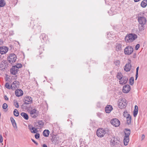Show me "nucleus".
I'll list each match as a JSON object with an SVG mask.
<instances>
[{
    "label": "nucleus",
    "mask_w": 147,
    "mask_h": 147,
    "mask_svg": "<svg viewBox=\"0 0 147 147\" xmlns=\"http://www.w3.org/2000/svg\"><path fill=\"white\" fill-rule=\"evenodd\" d=\"M137 35L134 34L130 33L127 34L125 37V40L126 42H132L137 38Z\"/></svg>",
    "instance_id": "f257e3e1"
},
{
    "label": "nucleus",
    "mask_w": 147,
    "mask_h": 147,
    "mask_svg": "<svg viewBox=\"0 0 147 147\" xmlns=\"http://www.w3.org/2000/svg\"><path fill=\"white\" fill-rule=\"evenodd\" d=\"M25 102L22 105L23 107L26 108L27 104H29L32 103V99L29 96H26L24 98Z\"/></svg>",
    "instance_id": "f03ea898"
},
{
    "label": "nucleus",
    "mask_w": 147,
    "mask_h": 147,
    "mask_svg": "<svg viewBox=\"0 0 147 147\" xmlns=\"http://www.w3.org/2000/svg\"><path fill=\"white\" fill-rule=\"evenodd\" d=\"M119 107L120 109H123L125 107L126 105V100L124 98H121L118 101Z\"/></svg>",
    "instance_id": "7ed1b4c3"
},
{
    "label": "nucleus",
    "mask_w": 147,
    "mask_h": 147,
    "mask_svg": "<svg viewBox=\"0 0 147 147\" xmlns=\"http://www.w3.org/2000/svg\"><path fill=\"white\" fill-rule=\"evenodd\" d=\"M106 132V130L105 129L102 128H100L97 130L96 135L98 137L101 138L103 137Z\"/></svg>",
    "instance_id": "20e7f679"
},
{
    "label": "nucleus",
    "mask_w": 147,
    "mask_h": 147,
    "mask_svg": "<svg viewBox=\"0 0 147 147\" xmlns=\"http://www.w3.org/2000/svg\"><path fill=\"white\" fill-rule=\"evenodd\" d=\"M17 59L16 55L14 53H11L9 55L8 57V61L10 63L15 62Z\"/></svg>",
    "instance_id": "39448f33"
},
{
    "label": "nucleus",
    "mask_w": 147,
    "mask_h": 147,
    "mask_svg": "<svg viewBox=\"0 0 147 147\" xmlns=\"http://www.w3.org/2000/svg\"><path fill=\"white\" fill-rule=\"evenodd\" d=\"M134 49L132 46H129L126 47L124 49V52L126 55H130L133 52Z\"/></svg>",
    "instance_id": "423d86ee"
},
{
    "label": "nucleus",
    "mask_w": 147,
    "mask_h": 147,
    "mask_svg": "<svg viewBox=\"0 0 147 147\" xmlns=\"http://www.w3.org/2000/svg\"><path fill=\"white\" fill-rule=\"evenodd\" d=\"M111 123L114 126L118 127L120 124V121L117 119H114L111 120Z\"/></svg>",
    "instance_id": "0eeeda50"
},
{
    "label": "nucleus",
    "mask_w": 147,
    "mask_h": 147,
    "mask_svg": "<svg viewBox=\"0 0 147 147\" xmlns=\"http://www.w3.org/2000/svg\"><path fill=\"white\" fill-rule=\"evenodd\" d=\"M138 21L140 25H145L146 20L145 18L144 17H139L138 18Z\"/></svg>",
    "instance_id": "6e6552de"
},
{
    "label": "nucleus",
    "mask_w": 147,
    "mask_h": 147,
    "mask_svg": "<svg viewBox=\"0 0 147 147\" xmlns=\"http://www.w3.org/2000/svg\"><path fill=\"white\" fill-rule=\"evenodd\" d=\"M8 50V48L7 47L2 46L0 47V53L2 54H5Z\"/></svg>",
    "instance_id": "1a4fd4ad"
},
{
    "label": "nucleus",
    "mask_w": 147,
    "mask_h": 147,
    "mask_svg": "<svg viewBox=\"0 0 147 147\" xmlns=\"http://www.w3.org/2000/svg\"><path fill=\"white\" fill-rule=\"evenodd\" d=\"M19 82L17 81H15L13 82L11 84V88L14 90L16 88H17L19 87Z\"/></svg>",
    "instance_id": "9d476101"
},
{
    "label": "nucleus",
    "mask_w": 147,
    "mask_h": 147,
    "mask_svg": "<svg viewBox=\"0 0 147 147\" xmlns=\"http://www.w3.org/2000/svg\"><path fill=\"white\" fill-rule=\"evenodd\" d=\"M131 89L130 86L128 84L124 86L123 88V92L125 93H127L129 92Z\"/></svg>",
    "instance_id": "9b49d317"
},
{
    "label": "nucleus",
    "mask_w": 147,
    "mask_h": 147,
    "mask_svg": "<svg viewBox=\"0 0 147 147\" xmlns=\"http://www.w3.org/2000/svg\"><path fill=\"white\" fill-rule=\"evenodd\" d=\"M128 78L126 76H123L122 78L119 80V83L121 84H124L127 83Z\"/></svg>",
    "instance_id": "f8f14e48"
},
{
    "label": "nucleus",
    "mask_w": 147,
    "mask_h": 147,
    "mask_svg": "<svg viewBox=\"0 0 147 147\" xmlns=\"http://www.w3.org/2000/svg\"><path fill=\"white\" fill-rule=\"evenodd\" d=\"M18 71L19 70L14 66H12L10 70L11 73L13 75H16Z\"/></svg>",
    "instance_id": "ddd939ff"
},
{
    "label": "nucleus",
    "mask_w": 147,
    "mask_h": 147,
    "mask_svg": "<svg viewBox=\"0 0 147 147\" xmlns=\"http://www.w3.org/2000/svg\"><path fill=\"white\" fill-rule=\"evenodd\" d=\"M15 94L16 96L19 97L22 95L23 92L22 91L21 89L17 90L15 91Z\"/></svg>",
    "instance_id": "4468645a"
},
{
    "label": "nucleus",
    "mask_w": 147,
    "mask_h": 147,
    "mask_svg": "<svg viewBox=\"0 0 147 147\" xmlns=\"http://www.w3.org/2000/svg\"><path fill=\"white\" fill-rule=\"evenodd\" d=\"M28 128L32 133H36L37 132V129L31 125H28Z\"/></svg>",
    "instance_id": "2eb2a0df"
},
{
    "label": "nucleus",
    "mask_w": 147,
    "mask_h": 147,
    "mask_svg": "<svg viewBox=\"0 0 147 147\" xmlns=\"http://www.w3.org/2000/svg\"><path fill=\"white\" fill-rule=\"evenodd\" d=\"M112 109V107L111 106L108 105L105 108V111L107 113H109Z\"/></svg>",
    "instance_id": "dca6fc26"
},
{
    "label": "nucleus",
    "mask_w": 147,
    "mask_h": 147,
    "mask_svg": "<svg viewBox=\"0 0 147 147\" xmlns=\"http://www.w3.org/2000/svg\"><path fill=\"white\" fill-rule=\"evenodd\" d=\"M131 64L130 63H128L125 65L124 70L126 71H129L131 69Z\"/></svg>",
    "instance_id": "f3484780"
},
{
    "label": "nucleus",
    "mask_w": 147,
    "mask_h": 147,
    "mask_svg": "<svg viewBox=\"0 0 147 147\" xmlns=\"http://www.w3.org/2000/svg\"><path fill=\"white\" fill-rule=\"evenodd\" d=\"M129 141V137L124 136L123 139L124 144L125 146L127 145L128 144Z\"/></svg>",
    "instance_id": "a211bd4d"
},
{
    "label": "nucleus",
    "mask_w": 147,
    "mask_h": 147,
    "mask_svg": "<svg viewBox=\"0 0 147 147\" xmlns=\"http://www.w3.org/2000/svg\"><path fill=\"white\" fill-rule=\"evenodd\" d=\"M138 107L137 105H135L133 111V115L134 117H136L138 114Z\"/></svg>",
    "instance_id": "6ab92c4d"
},
{
    "label": "nucleus",
    "mask_w": 147,
    "mask_h": 147,
    "mask_svg": "<svg viewBox=\"0 0 147 147\" xmlns=\"http://www.w3.org/2000/svg\"><path fill=\"white\" fill-rule=\"evenodd\" d=\"M49 134V131L48 130L45 129L43 132V136L46 137L48 136Z\"/></svg>",
    "instance_id": "aec40b11"
},
{
    "label": "nucleus",
    "mask_w": 147,
    "mask_h": 147,
    "mask_svg": "<svg viewBox=\"0 0 147 147\" xmlns=\"http://www.w3.org/2000/svg\"><path fill=\"white\" fill-rule=\"evenodd\" d=\"M147 5V0H144L141 3V5L143 7H145Z\"/></svg>",
    "instance_id": "412c9836"
},
{
    "label": "nucleus",
    "mask_w": 147,
    "mask_h": 147,
    "mask_svg": "<svg viewBox=\"0 0 147 147\" xmlns=\"http://www.w3.org/2000/svg\"><path fill=\"white\" fill-rule=\"evenodd\" d=\"M21 115L25 119L28 120V114L22 112L21 113Z\"/></svg>",
    "instance_id": "4be33fe9"
},
{
    "label": "nucleus",
    "mask_w": 147,
    "mask_h": 147,
    "mask_svg": "<svg viewBox=\"0 0 147 147\" xmlns=\"http://www.w3.org/2000/svg\"><path fill=\"white\" fill-rule=\"evenodd\" d=\"M117 140L114 139L111 140V145L112 146H113L117 144Z\"/></svg>",
    "instance_id": "5701e85b"
},
{
    "label": "nucleus",
    "mask_w": 147,
    "mask_h": 147,
    "mask_svg": "<svg viewBox=\"0 0 147 147\" xmlns=\"http://www.w3.org/2000/svg\"><path fill=\"white\" fill-rule=\"evenodd\" d=\"M127 123L128 125L130 124L131 120V116L129 115L126 117Z\"/></svg>",
    "instance_id": "b1692460"
},
{
    "label": "nucleus",
    "mask_w": 147,
    "mask_h": 147,
    "mask_svg": "<svg viewBox=\"0 0 147 147\" xmlns=\"http://www.w3.org/2000/svg\"><path fill=\"white\" fill-rule=\"evenodd\" d=\"M126 132H125V136L129 137L130 135V130L129 129H125Z\"/></svg>",
    "instance_id": "393cba45"
},
{
    "label": "nucleus",
    "mask_w": 147,
    "mask_h": 147,
    "mask_svg": "<svg viewBox=\"0 0 147 147\" xmlns=\"http://www.w3.org/2000/svg\"><path fill=\"white\" fill-rule=\"evenodd\" d=\"M145 25H139L138 26L139 29L140 31L144 30L145 28Z\"/></svg>",
    "instance_id": "a878e982"
},
{
    "label": "nucleus",
    "mask_w": 147,
    "mask_h": 147,
    "mask_svg": "<svg viewBox=\"0 0 147 147\" xmlns=\"http://www.w3.org/2000/svg\"><path fill=\"white\" fill-rule=\"evenodd\" d=\"M121 49V45L119 44H117L116 46V50L117 51L120 50Z\"/></svg>",
    "instance_id": "bb28decb"
},
{
    "label": "nucleus",
    "mask_w": 147,
    "mask_h": 147,
    "mask_svg": "<svg viewBox=\"0 0 147 147\" xmlns=\"http://www.w3.org/2000/svg\"><path fill=\"white\" fill-rule=\"evenodd\" d=\"M5 4V3L4 0H0V7H3Z\"/></svg>",
    "instance_id": "cd10ccee"
},
{
    "label": "nucleus",
    "mask_w": 147,
    "mask_h": 147,
    "mask_svg": "<svg viewBox=\"0 0 147 147\" xmlns=\"http://www.w3.org/2000/svg\"><path fill=\"white\" fill-rule=\"evenodd\" d=\"M13 114L16 117H17L19 116V113L17 109H14L13 111Z\"/></svg>",
    "instance_id": "c85d7f7f"
},
{
    "label": "nucleus",
    "mask_w": 147,
    "mask_h": 147,
    "mask_svg": "<svg viewBox=\"0 0 147 147\" xmlns=\"http://www.w3.org/2000/svg\"><path fill=\"white\" fill-rule=\"evenodd\" d=\"M36 113H37L38 114V111L36 109H32L30 111V113H33V114H36Z\"/></svg>",
    "instance_id": "c756f323"
},
{
    "label": "nucleus",
    "mask_w": 147,
    "mask_h": 147,
    "mask_svg": "<svg viewBox=\"0 0 147 147\" xmlns=\"http://www.w3.org/2000/svg\"><path fill=\"white\" fill-rule=\"evenodd\" d=\"M123 77L121 73H118L117 76V78L119 79V80L122 78Z\"/></svg>",
    "instance_id": "7c9ffc66"
},
{
    "label": "nucleus",
    "mask_w": 147,
    "mask_h": 147,
    "mask_svg": "<svg viewBox=\"0 0 147 147\" xmlns=\"http://www.w3.org/2000/svg\"><path fill=\"white\" fill-rule=\"evenodd\" d=\"M134 82V78L131 77L129 79V83L130 85H132Z\"/></svg>",
    "instance_id": "2f4dec72"
},
{
    "label": "nucleus",
    "mask_w": 147,
    "mask_h": 147,
    "mask_svg": "<svg viewBox=\"0 0 147 147\" xmlns=\"http://www.w3.org/2000/svg\"><path fill=\"white\" fill-rule=\"evenodd\" d=\"M114 64L115 65L117 66L120 65V62L119 60H117L114 61Z\"/></svg>",
    "instance_id": "473e14b6"
},
{
    "label": "nucleus",
    "mask_w": 147,
    "mask_h": 147,
    "mask_svg": "<svg viewBox=\"0 0 147 147\" xmlns=\"http://www.w3.org/2000/svg\"><path fill=\"white\" fill-rule=\"evenodd\" d=\"M123 115L124 117H128L129 115H130L128 114L127 112L126 111H124L123 113Z\"/></svg>",
    "instance_id": "72a5a7b5"
},
{
    "label": "nucleus",
    "mask_w": 147,
    "mask_h": 147,
    "mask_svg": "<svg viewBox=\"0 0 147 147\" xmlns=\"http://www.w3.org/2000/svg\"><path fill=\"white\" fill-rule=\"evenodd\" d=\"M16 67V68L18 69H19L21 68L22 67V65L21 64H17L16 65L14 66Z\"/></svg>",
    "instance_id": "f704fd0d"
},
{
    "label": "nucleus",
    "mask_w": 147,
    "mask_h": 147,
    "mask_svg": "<svg viewBox=\"0 0 147 147\" xmlns=\"http://www.w3.org/2000/svg\"><path fill=\"white\" fill-rule=\"evenodd\" d=\"M38 124L40 127H42L43 125V123L41 121H40L38 122Z\"/></svg>",
    "instance_id": "c9c22d12"
},
{
    "label": "nucleus",
    "mask_w": 147,
    "mask_h": 147,
    "mask_svg": "<svg viewBox=\"0 0 147 147\" xmlns=\"http://www.w3.org/2000/svg\"><path fill=\"white\" fill-rule=\"evenodd\" d=\"M31 115V116L34 118H35L36 117H37V116H38V114L37 113H36V114H33V113H30Z\"/></svg>",
    "instance_id": "e433bc0d"
},
{
    "label": "nucleus",
    "mask_w": 147,
    "mask_h": 147,
    "mask_svg": "<svg viewBox=\"0 0 147 147\" xmlns=\"http://www.w3.org/2000/svg\"><path fill=\"white\" fill-rule=\"evenodd\" d=\"M7 107V105L6 103H4L2 106L3 109H6Z\"/></svg>",
    "instance_id": "4c0bfd02"
},
{
    "label": "nucleus",
    "mask_w": 147,
    "mask_h": 147,
    "mask_svg": "<svg viewBox=\"0 0 147 147\" xmlns=\"http://www.w3.org/2000/svg\"><path fill=\"white\" fill-rule=\"evenodd\" d=\"M10 119L11 120V121L12 123V124L16 123L15 120L12 117H11Z\"/></svg>",
    "instance_id": "58836bf2"
},
{
    "label": "nucleus",
    "mask_w": 147,
    "mask_h": 147,
    "mask_svg": "<svg viewBox=\"0 0 147 147\" xmlns=\"http://www.w3.org/2000/svg\"><path fill=\"white\" fill-rule=\"evenodd\" d=\"M39 136L40 135L38 133H37L35 135V137L36 139H38L39 138Z\"/></svg>",
    "instance_id": "ea45409f"
},
{
    "label": "nucleus",
    "mask_w": 147,
    "mask_h": 147,
    "mask_svg": "<svg viewBox=\"0 0 147 147\" xmlns=\"http://www.w3.org/2000/svg\"><path fill=\"white\" fill-rule=\"evenodd\" d=\"M5 86L6 88L8 89H10V88L9 84L8 83H6L5 85Z\"/></svg>",
    "instance_id": "a19ab883"
},
{
    "label": "nucleus",
    "mask_w": 147,
    "mask_h": 147,
    "mask_svg": "<svg viewBox=\"0 0 147 147\" xmlns=\"http://www.w3.org/2000/svg\"><path fill=\"white\" fill-rule=\"evenodd\" d=\"M140 47V45L139 44H137L135 47V50H138Z\"/></svg>",
    "instance_id": "79ce46f5"
},
{
    "label": "nucleus",
    "mask_w": 147,
    "mask_h": 147,
    "mask_svg": "<svg viewBox=\"0 0 147 147\" xmlns=\"http://www.w3.org/2000/svg\"><path fill=\"white\" fill-rule=\"evenodd\" d=\"M14 105H15V107L16 108L19 107V105H18V102H16V103L15 102Z\"/></svg>",
    "instance_id": "37998d69"
},
{
    "label": "nucleus",
    "mask_w": 147,
    "mask_h": 147,
    "mask_svg": "<svg viewBox=\"0 0 147 147\" xmlns=\"http://www.w3.org/2000/svg\"><path fill=\"white\" fill-rule=\"evenodd\" d=\"M3 141V138L2 136L0 135V142L2 143Z\"/></svg>",
    "instance_id": "c03bdc74"
},
{
    "label": "nucleus",
    "mask_w": 147,
    "mask_h": 147,
    "mask_svg": "<svg viewBox=\"0 0 147 147\" xmlns=\"http://www.w3.org/2000/svg\"><path fill=\"white\" fill-rule=\"evenodd\" d=\"M13 127L15 128H17V125H16V123H13L12 124Z\"/></svg>",
    "instance_id": "a18cd8bd"
},
{
    "label": "nucleus",
    "mask_w": 147,
    "mask_h": 147,
    "mask_svg": "<svg viewBox=\"0 0 147 147\" xmlns=\"http://www.w3.org/2000/svg\"><path fill=\"white\" fill-rule=\"evenodd\" d=\"M145 137V136L144 135V134L142 135V137H141V141L143 140L144 139Z\"/></svg>",
    "instance_id": "49530a36"
},
{
    "label": "nucleus",
    "mask_w": 147,
    "mask_h": 147,
    "mask_svg": "<svg viewBox=\"0 0 147 147\" xmlns=\"http://www.w3.org/2000/svg\"><path fill=\"white\" fill-rule=\"evenodd\" d=\"M31 140H32V141L36 145H38V143L36 142V141H35V140L33 139H31Z\"/></svg>",
    "instance_id": "de8ad7c7"
},
{
    "label": "nucleus",
    "mask_w": 147,
    "mask_h": 147,
    "mask_svg": "<svg viewBox=\"0 0 147 147\" xmlns=\"http://www.w3.org/2000/svg\"><path fill=\"white\" fill-rule=\"evenodd\" d=\"M138 76V73H136V80Z\"/></svg>",
    "instance_id": "09e8293b"
},
{
    "label": "nucleus",
    "mask_w": 147,
    "mask_h": 147,
    "mask_svg": "<svg viewBox=\"0 0 147 147\" xmlns=\"http://www.w3.org/2000/svg\"><path fill=\"white\" fill-rule=\"evenodd\" d=\"M4 98L6 100H8V98L6 95L4 96Z\"/></svg>",
    "instance_id": "8fccbe9b"
},
{
    "label": "nucleus",
    "mask_w": 147,
    "mask_h": 147,
    "mask_svg": "<svg viewBox=\"0 0 147 147\" xmlns=\"http://www.w3.org/2000/svg\"><path fill=\"white\" fill-rule=\"evenodd\" d=\"M139 68V67H138L136 69V73H138V71Z\"/></svg>",
    "instance_id": "3c124183"
},
{
    "label": "nucleus",
    "mask_w": 147,
    "mask_h": 147,
    "mask_svg": "<svg viewBox=\"0 0 147 147\" xmlns=\"http://www.w3.org/2000/svg\"><path fill=\"white\" fill-rule=\"evenodd\" d=\"M42 147H47V145L46 144H43Z\"/></svg>",
    "instance_id": "603ef678"
},
{
    "label": "nucleus",
    "mask_w": 147,
    "mask_h": 147,
    "mask_svg": "<svg viewBox=\"0 0 147 147\" xmlns=\"http://www.w3.org/2000/svg\"><path fill=\"white\" fill-rule=\"evenodd\" d=\"M134 0L135 2H137L139 1L140 0Z\"/></svg>",
    "instance_id": "864d4df0"
},
{
    "label": "nucleus",
    "mask_w": 147,
    "mask_h": 147,
    "mask_svg": "<svg viewBox=\"0 0 147 147\" xmlns=\"http://www.w3.org/2000/svg\"><path fill=\"white\" fill-rule=\"evenodd\" d=\"M97 115H98V117H100V115H101V114L100 113L98 114Z\"/></svg>",
    "instance_id": "5fc2aeb1"
}]
</instances>
